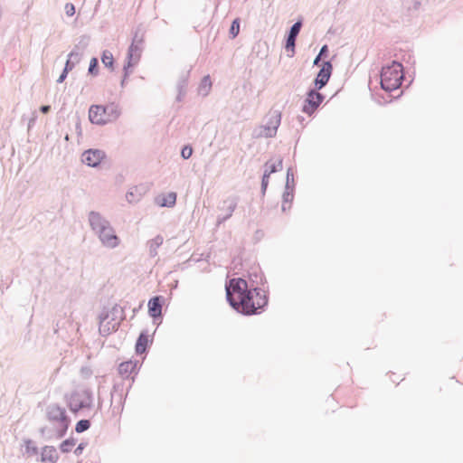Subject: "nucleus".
I'll return each instance as SVG.
<instances>
[{
	"instance_id": "nucleus-1",
	"label": "nucleus",
	"mask_w": 463,
	"mask_h": 463,
	"mask_svg": "<svg viewBox=\"0 0 463 463\" xmlns=\"http://www.w3.org/2000/svg\"><path fill=\"white\" fill-rule=\"evenodd\" d=\"M255 280L246 283L243 278L231 279L225 284L226 299L239 314L246 317L261 314L269 304V294L264 288H257Z\"/></svg>"
},
{
	"instance_id": "nucleus-2",
	"label": "nucleus",
	"mask_w": 463,
	"mask_h": 463,
	"mask_svg": "<svg viewBox=\"0 0 463 463\" xmlns=\"http://www.w3.org/2000/svg\"><path fill=\"white\" fill-rule=\"evenodd\" d=\"M88 221L92 232L98 236L101 244L109 249H115L119 245L120 240L109 220L99 212L90 211Z\"/></svg>"
},
{
	"instance_id": "nucleus-3",
	"label": "nucleus",
	"mask_w": 463,
	"mask_h": 463,
	"mask_svg": "<svg viewBox=\"0 0 463 463\" xmlns=\"http://www.w3.org/2000/svg\"><path fill=\"white\" fill-rule=\"evenodd\" d=\"M380 80L381 87L386 92L398 90L404 80L402 64L397 61H392L391 64L383 66Z\"/></svg>"
},
{
	"instance_id": "nucleus-4",
	"label": "nucleus",
	"mask_w": 463,
	"mask_h": 463,
	"mask_svg": "<svg viewBox=\"0 0 463 463\" xmlns=\"http://www.w3.org/2000/svg\"><path fill=\"white\" fill-rule=\"evenodd\" d=\"M45 415L48 421L54 426L55 439H62L66 435L71 422L65 408L56 403H51L46 407Z\"/></svg>"
},
{
	"instance_id": "nucleus-5",
	"label": "nucleus",
	"mask_w": 463,
	"mask_h": 463,
	"mask_svg": "<svg viewBox=\"0 0 463 463\" xmlns=\"http://www.w3.org/2000/svg\"><path fill=\"white\" fill-rule=\"evenodd\" d=\"M120 114L119 106L114 102L108 105H91L89 109V119L92 124L104 126L117 120Z\"/></svg>"
},
{
	"instance_id": "nucleus-6",
	"label": "nucleus",
	"mask_w": 463,
	"mask_h": 463,
	"mask_svg": "<svg viewBox=\"0 0 463 463\" xmlns=\"http://www.w3.org/2000/svg\"><path fill=\"white\" fill-rule=\"evenodd\" d=\"M67 405L73 413L93 406V392L90 388L73 391L67 398Z\"/></svg>"
},
{
	"instance_id": "nucleus-7",
	"label": "nucleus",
	"mask_w": 463,
	"mask_h": 463,
	"mask_svg": "<svg viewBox=\"0 0 463 463\" xmlns=\"http://www.w3.org/2000/svg\"><path fill=\"white\" fill-rule=\"evenodd\" d=\"M266 123L253 130L254 137H273L281 122V111L271 109L265 117Z\"/></svg>"
},
{
	"instance_id": "nucleus-8",
	"label": "nucleus",
	"mask_w": 463,
	"mask_h": 463,
	"mask_svg": "<svg viewBox=\"0 0 463 463\" xmlns=\"http://www.w3.org/2000/svg\"><path fill=\"white\" fill-rule=\"evenodd\" d=\"M144 37L145 29L142 24H138L133 32L132 43L129 45L127 53L129 58H131V56L135 58V62H138L140 60L141 52L143 50Z\"/></svg>"
},
{
	"instance_id": "nucleus-9",
	"label": "nucleus",
	"mask_w": 463,
	"mask_h": 463,
	"mask_svg": "<svg viewBox=\"0 0 463 463\" xmlns=\"http://www.w3.org/2000/svg\"><path fill=\"white\" fill-rule=\"evenodd\" d=\"M324 99L325 96L319 92V90L315 88L308 90L302 106V112L308 116L313 115Z\"/></svg>"
},
{
	"instance_id": "nucleus-10",
	"label": "nucleus",
	"mask_w": 463,
	"mask_h": 463,
	"mask_svg": "<svg viewBox=\"0 0 463 463\" xmlns=\"http://www.w3.org/2000/svg\"><path fill=\"white\" fill-rule=\"evenodd\" d=\"M333 71V65L330 61H326L322 63L321 69L317 72L314 81L313 88L316 90H322L328 83Z\"/></svg>"
},
{
	"instance_id": "nucleus-11",
	"label": "nucleus",
	"mask_w": 463,
	"mask_h": 463,
	"mask_svg": "<svg viewBox=\"0 0 463 463\" xmlns=\"http://www.w3.org/2000/svg\"><path fill=\"white\" fill-rule=\"evenodd\" d=\"M105 157L106 153L103 150L90 148L82 153L81 161L88 166L98 167Z\"/></svg>"
},
{
	"instance_id": "nucleus-12",
	"label": "nucleus",
	"mask_w": 463,
	"mask_h": 463,
	"mask_svg": "<svg viewBox=\"0 0 463 463\" xmlns=\"http://www.w3.org/2000/svg\"><path fill=\"white\" fill-rule=\"evenodd\" d=\"M126 309L127 304L123 306L115 304L109 310L110 320L108 321V324H110V333L116 332L119 328L120 323L126 318Z\"/></svg>"
},
{
	"instance_id": "nucleus-13",
	"label": "nucleus",
	"mask_w": 463,
	"mask_h": 463,
	"mask_svg": "<svg viewBox=\"0 0 463 463\" xmlns=\"http://www.w3.org/2000/svg\"><path fill=\"white\" fill-rule=\"evenodd\" d=\"M302 24V20H298L290 26L289 30L287 32L285 49L288 52H292L290 56H293L295 52L296 40L300 33Z\"/></svg>"
},
{
	"instance_id": "nucleus-14",
	"label": "nucleus",
	"mask_w": 463,
	"mask_h": 463,
	"mask_svg": "<svg viewBox=\"0 0 463 463\" xmlns=\"http://www.w3.org/2000/svg\"><path fill=\"white\" fill-rule=\"evenodd\" d=\"M138 361L128 360L119 364L118 371L120 376L124 379H131L134 382V376L137 373L139 369Z\"/></svg>"
},
{
	"instance_id": "nucleus-15",
	"label": "nucleus",
	"mask_w": 463,
	"mask_h": 463,
	"mask_svg": "<svg viewBox=\"0 0 463 463\" xmlns=\"http://www.w3.org/2000/svg\"><path fill=\"white\" fill-rule=\"evenodd\" d=\"M165 302L163 296H155L148 300V315L153 318L154 322L157 318L162 317V307Z\"/></svg>"
},
{
	"instance_id": "nucleus-16",
	"label": "nucleus",
	"mask_w": 463,
	"mask_h": 463,
	"mask_svg": "<svg viewBox=\"0 0 463 463\" xmlns=\"http://www.w3.org/2000/svg\"><path fill=\"white\" fill-rule=\"evenodd\" d=\"M152 343L153 338L148 335V332L146 330L141 331L135 345L136 354L140 355L146 353Z\"/></svg>"
},
{
	"instance_id": "nucleus-17",
	"label": "nucleus",
	"mask_w": 463,
	"mask_h": 463,
	"mask_svg": "<svg viewBox=\"0 0 463 463\" xmlns=\"http://www.w3.org/2000/svg\"><path fill=\"white\" fill-rule=\"evenodd\" d=\"M223 204H227L226 213L224 215L219 214L216 220V226L219 227L222 223L229 220L232 216L235 209L238 205V198L237 197H230L223 201Z\"/></svg>"
},
{
	"instance_id": "nucleus-18",
	"label": "nucleus",
	"mask_w": 463,
	"mask_h": 463,
	"mask_svg": "<svg viewBox=\"0 0 463 463\" xmlns=\"http://www.w3.org/2000/svg\"><path fill=\"white\" fill-rule=\"evenodd\" d=\"M130 388H131V383L128 387L127 392H128V390ZM110 394H111V402H115L118 405L123 406L126 397H127V394H128V392H126V394H124V383H115Z\"/></svg>"
},
{
	"instance_id": "nucleus-19",
	"label": "nucleus",
	"mask_w": 463,
	"mask_h": 463,
	"mask_svg": "<svg viewBox=\"0 0 463 463\" xmlns=\"http://www.w3.org/2000/svg\"><path fill=\"white\" fill-rule=\"evenodd\" d=\"M189 80V71L182 72L177 80L176 89H177V96L175 98L177 102H181L187 92Z\"/></svg>"
},
{
	"instance_id": "nucleus-20",
	"label": "nucleus",
	"mask_w": 463,
	"mask_h": 463,
	"mask_svg": "<svg viewBox=\"0 0 463 463\" xmlns=\"http://www.w3.org/2000/svg\"><path fill=\"white\" fill-rule=\"evenodd\" d=\"M59 459L58 452L53 446H44L42 449L41 462L42 463H56Z\"/></svg>"
},
{
	"instance_id": "nucleus-21",
	"label": "nucleus",
	"mask_w": 463,
	"mask_h": 463,
	"mask_svg": "<svg viewBox=\"0 0 463 463\" xmlns=\"http://www.w3.org/2000/svg\"><path fill=\"white\" fill-rule=\"evenodd\" d=\"M176 193L175 192H169L166 194H163L161 196L156 197V203L160 207H174L176 203Z\"/></svg>"
},
{
	"instance_id": "nucleus-22",
	"label": "nucleus",
	"mask_w": 463,
	"mask_h": 463,
	"mask_svg": "<svg viewBox=\"0 0 463 463\" xmlns=\"http://www.w3.org/2000/svg\"><path fill=\"white\" fill-rule=\"evenodd\" d=\"M252 280L257 281V288H261L260 286H263L267 282L266 278L260 268H252L249 272V277L248 279H246V283L250 284Z\"/></svg>"
},
{
	"instance_id": "nucleus-23",
	"label": "nucleus",
	"mask_w": 463,
	"mask_h": 463,
	"mask_svg": "<svg viewBox=\"0 0 463 463\" xmlns=\"http://www.w3.org/2000/svg\"><path fill=\"white\" fill-rule=\"evenodd\" d=\"M99 332L102 335L110 334V324H108L107 320H110L109 310L104 308L99 316Z\"/></svg>"
},
{
	"instance_id": "nucleus-24",
	"label": "nucleus",
	"mask_w": 463,
	"mask_h": 463,
	"mask_svg": "<svg viewBox=\"0 0 463 463\" xmlns=\"http://www.w3.org/2000/svg\"><path fill=\"white\" fill-rule=\"evenodd\" d=\"M294 191L295 187H289L288 190L287 189V187H285L282 194V212H286L288 209L291 207V203L294 200Z\"/></svg>"
},
{
	"instance_id": "nucleus-25",
	"label": "nucleus",
	"mask_w": 463,
	"mask_h": 463,
	"mask_svg": "<svg viewBox=\"0 0 463 463\" xmlns=\"http://www.w3.org/2000/svg\"><path fill=\"white\" fill-rule=\"evenodd\" d=\"M164 238L161 235H156L154 239L147 241L149 248V256L155 258L157 255V249L163 244Z\"/></svg>"
},
{
	"instance_id": "nucleus-26",
	"label": "nucleus",
	"mask_w": 463,
	"mask_h": 463,
	"mask_svg": "<svg viewBox=\"0 0 463 463\" xmlns=\"http://www.w3.org/2000/svg\"><path fill=\"white\" fill-rule=\"evenodd\" d=\"M283 168V159L279 158L275 163L267 162L265 164V171L269 173V175L277 173Z\"/></svg>"
},
{
	"instance_id": "nucleus-27",
	"label": "nucleus",
	"mask_w": 463,
	"mask_h": 463,
	"mask_svg": "<svg viewBox=\"0 0 463 463\" xmlns=\"http://www.w3.org/2000/svg\"><path fill=\"white\" fill-rule=\"evenodd\" d=\"M101 61L104 64V66L109 69L110 71L114 70V58L109 51H103L101 54Z\"/></svg>"
},
{
	"instance_id": "nucleus-28",
	"label": "nucleus",
	"mask_w": 463,
	"mask_h": 463,
	"mask_svg": "<svg viewBox=\"0 0 463 463\" xmlns=\"http://www.w3.org/2000/svg\"><path fill=\"white\" fill-rule=\"evenodd\" d=\"M39 450L38 448L34 445V442L27 439L24 440V454H27L28 456H35L38 455Z\"/></svg>"
},
{
	"instance_id": "nucleus-29",
	"label": "nucleus",
	"mask_w": 463,
	"mask_h": 463,
	"mask_svg": "<svg viewBox=\"0 0 463 463\" xmlns=\"http://www.w3.org/2000/svg\"><path fill=\"white\" fill-rule=\"evenodd\" d=\"M137 62H135V58L129 56L127 54V61L123 66V76H125V79H128L129 75L131 74L132 71L131 68L134 67Z\"/></svg>"
},
{
	"instance_id": "nucleus-30",
	"label": "nucleus",
	"mask_w": 463,
	"mask_h": 463,
	"mask_svg": "<svg viewBox=\"0 0 463 463\" xmlns=\"http://www.w3.org/2000/svg\"><path fill=\"white\" fill-rule=\"evenodd\" d=\"M89 43H90V36L89 35H81L80 38H79V41L78 43L74 45L73 49L72 50H76V51H79L80 52L82 53V52L87 48V46L89 45Z\"/></svg>"
},
{
	"instance_id": "nucleus-31",
	"label": "nucleus",
	"mask_w": 463,
	"mask_h": 463,
	"mask_svg": "<svg viewBox=\"0 0 463 463\" xmlns=\"http://www.w3.org/2000/svg\"><path fill=\"white\" fill-rule=\"evenodd\" d=\"M212 87L210 75L204 76L200 83L199 91L203 95H207Z\"/></svg>"
},
{
	"instance_id": "nucleus-32",
	"label": "nucleus",
	"mask_w": 463,
	"mask_h": 463,
	"mask_svg": "<svg viewBox=\"0 0 463 463\" xmlns=\"http://www.w3.org/2000/svg\"><path fill=\"white\" fill-rule=\"evenodd\" d=\"M75 443L76 439L74 438L71 437L69 439H66L60 444V449L62 453H68L71 451Z\"/></svg>"
},
{
	"instance_id": "nucleus-33",
	"label": "nucleus",
	"mask_w": 463,
	"mask_h": 463,
	"mask_svg": "<svg viewBox=\"0 0 463 463\" xmlns=\"http://www.w3.org/2000/svg\"><path fill=\"white\" fill-rule=\"evenodd\" d=\"M91 426V422L90 420L82 419L80 420L75 426V431L77 433H82L86 430H88Z\"/></svg>"
},
{
	"instance_id": "nucleus-34",
	"label": "nucleus",
	"mask_w": 463,
	"mask_h": 463,
	"mask_svg": "<svg viewBox=\"0 0 463 463\" xmlns=\"http://www.w3.org/2000/svg\"><path fill=\"white\" fill-rule=\"evenodd\" d=\"M141 194H137V187H131L126 194V199L128 203L139 201Z\"/></svg>"
},
{
	"instance_id": "nucleus-35",
	"label": "nucleus",
	"mask_w": 463,
	"mask_h": 463,
	"mask_svg": "<svg viewBox=\"0 0 463 463\" xmlns=\"http://www.w3.org/2000/svg\"><path fill=\"white\" fill-rule=\"evenodd\" d=\"M88 73L93 77L99 74V60L96 57H92L90 61Z\"/></svg>"
},
{
	"instance_id": "nucleus-36",
	"label": "nucleus",
	"mask_w": 463,
	"mask_h": 463,
	"mask_svg": "<svg viewBox=\"0 0 463 463\" xmlns=\"http://www.w3.org/2000/svg\"><path fill=\"white\" fill-rule=\"evenodd\" d=\"M39 433H40L41 437L46 440H50L52 438H55V429L52 430V429L48 428L47 426H43V427L40 428Z\"/></svg>"
},
{
	"instance_id": "nucleus-37",
	"label": "nucleus",
	"mask_w": 463,
	"mask_h": 463,
	"mask_svg": "<svg viewBox=\"0 0 463 463\" xmlns=\"http://www.w3.org/2000/svg\"><path fill=\"white\" fill-rule=\"evenodd\" d=\"M240 33V19L235 18L230 26L229 33L232 39L237 37Z\"/></svg>"
},
{
	"instance_id": "nucleus-38",
	"label": "nucleus",
	"mask_w": 463,
	"mask_h": 463,
	"mask_svg": "<svg viewBox=\"0 0 463 463\" xmlns=\"http://www.w3.org/2000/svg\"><path fill=\"white\" fill-rule=\"evenodd\" d=\"M285 187L288 190L289 187H295V179L292 167H288L286 175Z\"/></svg>"
},
{
	"instance_id": "nucleus-39",
	"label": "nucleus",
	"mask_w": 463,
	"mask_h": 463,
	"mask_svg": "<svg viewBox=\"0 0 463 463\" xmlns=\"http://www.w3.org/2000/svg\"><path fill=\"white\" fill-rule=\"evenodd\" d=\"M269 176H270V175L264 170V173H263V175L261 178V185H260V192L263 196L265 195L268 185H269Z\"/></svg>"
},
{
	"instance_id": "nucleus-40",
	"label": "nucleus",
	"mask_w": 463,
	"mask_h": 463,
	"mask_svg": "<svg viewBox=\"0 0 463 463\" xmlns=\"http://www.w3.org/2000/svg\"><path fill=\"white\" fill-rule=\"evenodd\" d=\"M81 56H82V53L80 52L79 51H76V50H72L69 54H68V58L74 61V63H79L81 60Z\"/></svg>"
},
{
	"instance_id": "nucleus-41",
	"label": "nucleus",
	"mask_w": 463,
	"mask_h": 463,
	"mask_svg": "<svg viewBox=\"0 0 463 463\" xmlns=\"http://www.w3.org/2000/svg\"><path fill=\"white\" fill-rule=\"evenodd\" d=\"M193 155V147L189 145L184 146L181 150V156L184 159H189Z\"/></svg>"
},
{
	"instance_id": "nucleus-42",
	"label": "nucleus",
	"mask_w": 463,
	"mask_h": 463,
	"mask_svg": "<svg viewBox=\"0 0 463 463\" xmlns=\"http://www.w3.org/2000/svg\"><path fill=\"white\" fill-rule=\"evenodd\" d=\"M64 10L68 16H73L76 13L75 5L72 3H67L64 6Z\"/></svg>"
},
{
	"instance_id": "nucleus-43",
	"label": "nucleus",
	"mask_w": 463,
	"mask_h": 463,
	"mask_svg": "<svg viewBox=\"0 0 463 463\" xmlns=\"http://www.w3.org/2000/svg\"><path fill=\"white\" fill-rule=\"evenodd\" d=\"M77 63H74V61H71L69 58H67V61L65 62V65H64V68L63 70L66 71V72H70L71 71L73 70V68L75 67Z\"/></svg>"
},
{
	"instance_id": "nucleus-44",
	"label": "nucleus",
	"mask_w": 463,
	"mask_h": 463,
	"mask_svg": "<svg viewBox=\"0 0 463 463\" xmlns=\"http://www.w3.org/2000/svg\"><path fill=\"white\" fill-rule=\"evenodd\" d=\"M80 374L84 378H89L92 374V370L88 366L81 367Z\"/></svg>"
},
{
	"instance_id": "nucleus-45",
	"label": "nucleus",
	"mask_w": 463,
	"mask_h": 463,
	"mask_svg": "<svg viewBox=\"0 0 463 463\" xmlns=\"http://www.w3.org/2000/svg\"><path fill=\"white\" fill-rule=\"evenodd\" d=\"M87 444L84 443V442H81L80 443L77 448L74 449V454L76 456H80L82 454V451L84 450V449L86 448Z\"/></svg>"
},
{
	"instance_id": "nucleus-46",
	"label": "nucleus",
	"mask_w": 463,
	"mask_h": 463,
	"mask_svg": "<svg viewBox=\"0 0 463 463\" xmlns=\"http://www.w3.org/2000/svg\"><path fill=\"white\" fill-rule=\"evenodd\" d=\"M328 54V46L326 44L323 45L318 52L319 57H326Z\"/></svg>"
},
{
	"instance_id": "nucleus-47",
	"label": "nucleus",
	"mask_w": 463,
	"mask_h": 463,
	"mask_svg": "<svg viewBox=\"0 0 463 463\" xmlns=\"http://www.w3.org/2000/svg\"><path fill=\"white\" fill-rule=\"evenodd\" d=\"M75 130H76L77 136L78 137H81V135H82V128H81V124H80V120L79 118H77V121H76V124H75Z\"/></svg>"
},
{
	"instance_id": "nucleus-48",
	"label": "nucleus",
	"mask_w": 463,
	"mask_h": 463,
	"mask_svg": "<svg viewBox=\"0 0 463 463\" xmlns=\"http://www.w3.org/2000/svg\"><path fill=\"white\" fill-rule=\"evenodd\" d=\"M142 307H143V301H140L137 306H136L132 308L131 319L135 317V316L142 308Z\"/></svg>"
},
{
	"instance_id": "nucleus-49",
	"label": "nucleus",
	"mask_w": 463,
	"mask_h": 463,
	"mask_svg": "<svg viewBox=\"0 0 463 463\" xmlns=\"http://www.w3.org/2000/svg\"><path fill=\"white\" fill-rule=\"evenodd\" d=\"M68 73L69 72H66L64 70H62L61 73L60 74L59 78L57 79V83H62L66 80Z\"/></svg>"
},
{
	"instance_id": "nucleus-50",
	"label": "nucleus",
	"mask_w": 463,
	"mask_h": 463,
	"mask_svg": "<svg viewBox=\"0 0 463 463\" xmlns=\"http://www.w3.org/2000/svg\"><path fill=\"white\" fill-rule=\"evenodd\" d=\"M51 110V106L50 105H43L40 107V111L43 114H47L49 113Z\"/></svg>"
},
{
	"instance_id": "nucleus-51",
	"label": "nucleus",
	"mask_w": 463,
	"mask_h": 463,
	"mask_svg": "<svg viewBox=\"0 0 463 463\" xmlns=\"http://www.w3.org/2000/svg\"><path fill=\"white\" fill-rule=\"evenodd\" d=\"M321 59H322L321 57H319L318 55H317V56H316V58H315V60H314V61H313V65H314V66H318V65H319V63H320Z\"/></svg>"
},
{
	"instance_id": "nucleus-52",
	"label": "nucleus",
	"mask_w": 463,
	"mask_h": 463,
	"mask_svg": "<svg viewBox=\"0 0 463 463\" xmlns=\"http://www.w3.org/2000/svg\"><path fill=\"white\" fill-rule=\"evenodd\" d=\"M125 304H127V309L131 307V303L128 300H122L120 306H123Z\"/></svg>"
},
{
	"instance_id": "nucleus-53",
	"label": "nucleus",
	"mask_w": 463,
	"mask_h": 463,
	"mask_svg": "<svg viewBox=\"0 0 463 463\" xmlns=\"http://www.w3.org/2000/svg\"><path fill=\"white\" fill-rule=\"evenodd\" d=\"M127 80H128V79H125V76H123L122 80H121V82H120V86H121L122 88H124V87L126 86Z\"/></svg>"
},
{
	"instance_id": "nucleus-54",
	"label": "nucleus",
	"mask_w": 463,
	"mask_h": 463,
	"mask_svg": "<svg viewBox=\"0 0 463 463\" xmlns=\"http://www.w3.org/2000/svg\"><path fill=\"white\" fill-rule=\"evenodd\" d=\"M298 120H299V121L304 120V118H303L302 116H298Z\"/></svg>"
},
{
	"instance_id": "nucleus-55",
	"label": "nucleus",
	"mask_w": 463,
	"mask_h": 463,
	"mask_svg": "<svg viewBox=\"0 0 463 463\" xmlns=\"http://www.w3.org/2000/svg\"><path fill=\"white\" fill-rule=\"evenodd\" d=\"M65 139H66V140H68V139H69V135H66Z\"/></svg>"
}]
</instances>
